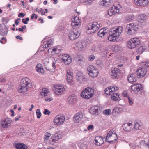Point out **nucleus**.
<instances>
[{"label":"nucleus","instance_id":"nucleus-3","mask_svg":"<svg viewBox=\"0 0 149 149\" xmlns=\"http://www.w3.org/2000/svg\"><path fill=\"white\" fill-rule=\"evenodd\" d=\"M140 43V41L139 38H131L127 42V46L129 48L132 49L136 47Z\"/></svg>","mask_w":149,"mask_h":149},{"label":"nucleus","instance_id":"nucleus-35","mask_svg":"<svg viewBox=\"0 0 149 149\" xmlns=\"http://www.w3.org/2000/svg\"><path fill=\"white\" fill-rule=\"evenodd\" d=\"M106 29L104 30V29H100L97 33V35L99 36L102 37L107 33Z\"/></svg>","mask_w":149,"mask_h":149},{"label":"nucleus","instance_id":"nucleus-52","mask_svg":"<svg viewBox=\"0 0 149 149\" xmlns=\"http://www.w3.org/2000/svg\"><path fill=\"white\" fill-rule=\"evenodd\" d=\"M103 113L106 115H110L111 113V112L110 109H109L104 110Z\"/></svg>","mask_w":149,"mask_h":149},{"label":"nucleus","instance_id":"nucleus-51","mask_svg":"<svg viewBox=\"0 0 149 149\" xmlns=\"http://www.w3.org/2000/svg\"><path fill=\"white\" fill-rule=\"evenodd\" d=\"M122 95L123 96L128 97V98H129V94L127 91H123L122 93Z\"/></svg>","mask_w":149,"mask_h":149},{"label":"nucleus","instance_id":"nucleus-45","mask_svg":"<svg viewBox=\"0 0 149 149\" xmlns=\"http://www.w3.org/2000/svg\"><path fill=\"white\" fill-rule=\"evenodd\" d=\"M131 148L133 149H139V145H137L135 143H133L130 145Z\"/></svg>","mask_w":149,"mask_h":149},{"label":"nucleus","instance_id":"nucleus-54","mask_svg":"<svg viewBox=\"0 0 149 149\" xmlns=\"http://www.w3.org/2000/svg\"><path fill=\"white\" fill-rule=\"evenodd\" d=\"M36 69L37 71L41 72V73H43L44 72V70L43 68H41L40 67H38L36 66Z\"/></svg>","mask_w":149,"mask_h":149},{"label":"nucleus","instance_id":"nucleus-40","mask_svg":"<svg viewBox=\"0 0 149 149\" xmlns=\"http://www.w3.org/2000/svg\"><path fill=\"white\" fill-rule=\"evenodd\" d=\"M145 49V47L143 46H141L138 48L137 50V52L140 54H142Z\"/></svg>","mask_w":149,"mask_h":149},{"label":"nucleus","instance_id":"nucleus-20","mask_svg":"<svg viewBox=\"0 0 149 149\" xmlns=\"http://www.w3.org/2000/svg\"><path fill=\"white\" fill-rule=\"evenodd\" d=\"M83 117V114L81 112H79L75 114L74 117V120L77 123L81 121Z\"/></svg>","mask_w":149,"mask_h":149},{"label":"nucleus","instance_id":"nucleus-30","mask_svg":"<svg viewBox=\"0 0 149 149\" xmlns=\"http://www.w3.org/2000/svg\"><path fill=\"white\" fill-rule=\"evenodd\" d=\"M15 146L17 149H27V146L22 143L16 144Z\"/></svg>","mask_w":149,"mask_h":149},{"label":"nucleus","instance_id":"nucleus-5","mask_svg":"<svg viewBox=\"0 0 149 149\" xmlns=\"http://www.w3.org/2000/svg\"><path fill=\"white\" fill-rule=\"evenodd\" d=\"M127 33L129 35H133L137 33L138 30V25H134L133 23H130L127 25Z\"/></svg>","mask_w":149,"mask_h":149},{"label":"nucleus","instance_id":"nucleus-14","mask_svg":"<svg viewBox=\"0 0 149 149\" xmlns=\"http://www.w3.org/2000/svg\"><path fill=\"white\" fill-rule=\"evenodd\" d=\"M120 70L118 68H116L112 70L110 72V75L113 78H118L120 74Z\"/></svg>","mask_w":149,"mask_h":149},{"label":"nucleus","instance_id":"nucleus-7","mask_svg":"<svg viewBox=\"0 0 149 149\" xmlns=\"http://www.w3.org/2000/svg\"><path fill=\"white\" fill-rule=\"evenodd\" d=\"M87 70L89 76L94 78L98 75V72L97 68L93 65H90L87 68Z\"/></svg>","mask_w":149,"mask_h":149},{"label":"nucleus","instance_id":"nucleus-17","mask_svg":"<svg viewBox=\"0 0 149 149\" xmlns=\"http://www.w3.org/2000/svg\"><path fill=\"white\" fill-rule=\"evenodd\" d=\"M123 127L124 130L126 131H130L134 129L133 125L130 123L123 124Z\"/></svg>","mask_w":149,"mask_h":149},{"label":"nucleus","instance_id":"nucleus-49","mask_svg":"<svg viewBox=\"0 0 149 149\" xmlns=\"http://www.w3.org/2000/svg\"><path fill=\"white\" fill-rule=\"evenodd\" d=\"M134 17L133 16L130 15L126 17V20L128 22H130L132 20H134Z\"/></svg>","mask_w":149,"mask_h":149},{"label":"nucleus","instance_id":"nucleus-56","mask_svg":"<svg viewBox=\"0 0 149 149\" xmlns=\"http://www.w3.org/2000/svg\"><path fill=\"white\" fill-rule=\"evenodd\" d=\"M95 58V57L93 55H91L88 57V60L91 61H93Z\"/></svg>","mask_w":149,"mask_h":149},{"label":"nucleus","instance_id":"nucleus-28","mask_svg":"<svg viewBox=\"0 0 149 149\" xmlns=\"http://www.w3.org/2000/svg\"><path fill=\"white\" fill-rule=\"evenodd\" d=\"M18 92L21 93H24L27 91V87L21 85L18 86Z\"/></svg>","mask_w":149,"mask_h":149},{"label":"nucleus","instance_id":"nucleus-50","mask_svg":"<svg viewBox=\"0 0 149 149\" xmlns=\"http://www.w3.org/2000/svg\"><path fill=\"white\" fill-rule=\"evenodd\" d=\"M138 19L146 20V15L144 14H141L139 15Z\"/></svg>","mask_w":149,"mask_h":149},{"label":"nucleus","instance_id":"nucleus-12","mask_svg":"<svg viewBox=\"0 0 149 149\" xmlns=\"http://www.w3.org/2000/svg\"><path fill=\"white\" fill-rule=\"evenodd\" d=\"M81 24V19H79L78 17H74L73 19L72 20L71 25L73 28H77Z\"/></svg>","mask_w":149,"mask_h":149},{"label":"nucleus","instance_id":"nucleus-60","mask_svg":"<svg viewBox=\"0 0 149 149\" xmlns=\"http://www.w3.org/2000/svg\"><path fill=\"white\" fill-rule=\"evenodd\" d=\"M96 64L98 66H100L102 64V62L100 60H97L96 62Z\"/></svg>","mask_w":149,"mask_h":149},{"label":"nucleus","instance_id":"nucleus-11","mask_svg":"<svg viewBox=\"0 0 149 149\" xmlns=\"http://www.w3.org/2000/svg\"><path fill=\"white\" fill-rule=\"evenodd\" d=\"M65 119V118L64 116L58 115L54 118V122L55 125H62Z\"/></svg>","mask_w":149,"mask_h":149},{"label":"nucleus","instance_id":"nucleus-33","mask_svg":"<svg viewBox=\"0 0 149 149\" xmlns=\"http://www.w3.org/2000/svg\"><path fill=\"white\" fill-rule=\"evenodd\" d=\"M54 60V58H46L44 61V63L45 66H47L50 62H52V61Z\"/></svg>","mask_w":149,"mask_h":149},{"label":"nucleus","instance_id":"nucleus-22","mask_svg":"<svg viewBox=\"0 0 149 149\" xmlns=\"http://www.w3.org/2000/svg\"><path fill=\"white\" fill-rule=\"evenodd\" d=\"M30 84V80L27 78H22L21 80V84L24 86L27 87L28 85Z\"/></svg>","mask_w":149,"mask_h":149},{"label":"nucleus","instance_id":"nucleus-10","mask_svg":"<svg viewBox=\"0 0 149 149\" xmlns=\"http://www.w3.org/2000/svg\"><path fill=\"white\" fill-rule=\"evenodd\" d=\"M146 68L141 67L137 70L135 73L138 78L143 77L146 73Z\"/></svg>","mask_w":149,"mask_h":149},{"label":"nucleus","instance_id":"nucleus-23","mask_svg":"<svg viewBox=\"0 0 149 149\" xmlns=\"http://www.w3.org/2000/svg\"><path fill=\"white\" fill-rule=\"evenodd\" d=\"M87 42L85 41L82 40L79 42L77 44V47L80 50H82L83 48H85L86 46Z\"/></svg>","mask_w":149,"mask_h":149},{"label":"nucleus","instance_id":"nucleus-59","mask_svg":"<svg viewBox=\"0 0 149 149\" xmlns=\"http://www.w3.org/2000/svg\"><path fill=\"white\" fill-rule=\"evenodd\" d=\"M50 113V111L47 109H45L44 111V114L45 115H49Z\"/></svg>","mask_w":149,"mask_h":149},{"label":"nucleus","instance_id":"nucleus-13","mask_svg":"<svg viewBox=\"0 0 149 149\" xmlns=\"http://www.w3.org/2000/svg\"><path fill=\"white\" fill-rule=\"evenodd\" d=\"M76 78L78 81L80 83H84L85 81V77L83 73L80 72H78L76 74Z\"/></svg>","mask_w":149,"mask_h":149},{"label":"nucleus","instance_id":"nucleus-37","mask_svg":"<svg viewBox=\"0 0 149 149\" xmlns=\"http://www.w3.org/2000/svg\"><path fill=\"white\" fill-rule=\"evenodd\" d=\"M111 98L114 101H116L119 99V95L117 93H113L111 95Z\"/></svg>","mask_w":149,"mask_h":149},{"label":"nucleus","instance_id":"nucleus-32","mask_svg":"<svg viewBox=\"0 0 149 149\" xmlns=\"http://www.w3.org/2000/svg\"><path fill=\"white\" fill-rule=\"evenodd\" d=\"M134 128L136 130H141L142 127V125L139 123V122H138L135 121L134 122Z\"/></svg>","mask_w":149,"mask_h":149},{"label":"nucleus","instance_id":"nucleus-6","mask_svg":"<svg viewBox=\"0 0 149 149\" xmlns=\"http://www.w3.org/2000/svg\"><path fill=\"white\" fill-rule=\"evenodd\" d=\"M117 136L116 133L110 131L106 136V141L110 143H114L116 141L117 139Z\"/></svg>","mask_w":149,"mask_h":149},{"label":"nucleus","instance_id":"nucleus-1","mask_svg":"<svg viewBox=\"0 0 149 149\" xmlns=\"http://www.w3.org/2000/svg\"><path fill=\"white\" fill-rule=\"evenodd\" d=\"M123 30V28L121 26L111 29L109 32L110 35L108 37V40L111 42H115L119 37Z\"/></svg>","mask_w":149,"mask_h":149},{"label":"nucleus","instance_id":"nucleus-41","mask_svg":"<svg viewBox=\"0 0 149 149\" xmlns=\"http://www.w3.org/2000/svg\"><path fill=\"white\" fill-rule=\"evenodd\" d=\"M72 61V58L70 56L68 57V58L65 59V60L62 61L66 65H68Z\"/></svg>","mask_w":149,"mask_h":149},{"label":"nucleus","instance_id":"nucleus-42","mask_svg":"<svg viewBox=\"0 0 149 149\" xmlns=\"http://www.w3.org/2000/svg\"><path fill=\"white\" fill-rule=\"evenodd\" d=\"M85 61V59L84 58L81 57L80 58L78 59L77 61V64L80 65H81L84 63Z\"/></svg>","mask_w":149,"mask_h":149},{"label":"nucleus","instance_id":"nucleus-34","mask_svg":"<svg viewBox=\"0 0 149 149\" xmlns=\"http://www.w3.org/2000/svg\"><path fill=\"white\" fill-rule=\"evenodd\" d=\"M146 22V20L138 19V23L137 24L138 26L142 27L145 25Z\"/></svg>","mask_w":149,"mask_h":149},{"label":"nucleus","instance_id":"nucleus-25","mask_svg":"<svg viewBox=\"0 0 149 149\" xmlns=\"http://www.w3.org/2000/svg\"><path fill=\"white\" fill-rule=\"evenodd\" d=\"M103 138L100 136H97L95 139V144L97 146H101L104 143Z\"/></svg>","mask_w":149,"mask_h":149},{"label":"nucleus","instance_id":"nucleus-4","mask_svg":"<svg viewBox=\"0 0 149 149\" xmlns=\"http://www.w3.org/2000/svg\"><path fill=\"white\" fill-rule=\"evenodd\" d=\"M100 27V25L96 22H94L92 23H90L87 29V32L88 33L89 31L90 30L89 33H94L98 30Z\"/></svg>","mask_w":149,"mask_h":149},{"label":"nucleus","instance_id":"nucleus-53","mask_svg":"<svg viewBox=\"0 0 149 149\" xmlns=\"http://www.w3.org/2000/svg\"><path fill=\"white\" fill-rule=\"evenodd\" d=\"M81 1L84 3H87V4H90L92 3L93 0H80Z\"/></svg>","mask_w":149,"mask_h":149},{"label":"nucleus","instance_id":"nucleus-48","mask_svg":"<svg viewBox=\"0 0 149 149\" xmlns=\"http://www.w3.org/2000/svg\"><path fill=\"white\" fill-rule=\"evenodd\" d=\"M109 87L112 93L113 91H115L116 90H118L119 89L116 86H111Z\"/></svg>","mask_w":149,"mask_h":149},{"label":"nucleus","instance_id":"nucleus-9","mask_svg":"<svg viewBox=\"0 0 149 149\" xmlns=\"http://www.w3.org/2000/svg\"><path fill=\"white\" fill-rule=\"evenodd\" d=\"M11 122L12 121L8 117L2 118L0 121L1 126L3 128H8Z\"/></svg>","mask_w":149,"mask_h":149},{"label":"nucleus","instance_id":"nucleus-43","mask_svg":"<svg viewBox=\"0 0 149 149\" xmlns=\"http://www.w3.org/2000/svg\"><path fill=\"white\" fill-rule=\"evenodd\" d=\"M141 64L142 66L141 67L143 68H146V67L149 66V61L142 62L141 63Z\"/></svg>","mask_w":149,"mask_h":149},{"label":"nucleus","instance_id":"nucleus-24","mask_svg":"<svg viewBox=\"0 0 149 149\" xmlns=\"http://www.w3.org/2000/svg\"><path fill=\"white\" fill-rule=\"evenodd\" d=\"M77 97L74 95H72L68 97L67 100L69 104H72L76 102Z\"/></svg>","mask_w":149,"mask_h":149},{"label":"nucleus","instance_id":"nucleus-18","mask_svg":"<svg viewBox=\"0 0 149 149\" xmlns=\"http://www.w3.org/2000/svg\"><path fill=\"white\" fill-rule=\"evenodd\" d=\"M136 3L139 6H145L149 3V0H134Z\"/></svg>","mask_w":149,"mask_h":149},{"label":"nucleus","instance_id":"nucleus-55","mask_svg":"<svg viewBox=\"0 0 149 149\" xmlns=\"http://www.w3.org/2000/svg\"><path fill=\"white\" fill-rule=\"evenodd\" d=\"M36 115H37V118L38 119H39L40 118L42 114L40 109H38L37 110Z\"/></svg>","mask_w":149,"mask_h":149},{"label":"nucleus","instance_id":"nucleus-57","mask_svg":"<svg viewBox=\"0 0 149 149\" xmlns=\"http://www.w3.org/2000/svg\"><path fill=\"white\" fill-rule=\"evenodd\" d=\"M53 40L50 39L48 41L46 42L48 44H47V46H49V47H51V45L53 44Z\"/></svg>","mask_w":149,"mask_h":149},{"label":"nucleus","instance_id":"nucleus-61","mask_svg":"<svg viewBox=\"0 0 149 149\" xmlns=\"http://www.w3.org/2000/svg\"><path fill=\"white\" fill-rule=\"evenodd\" d=\"M118 108H114L112 111V113H115L118 112Z\"/></svg>","mask_w":149,"mask_h":149},{"label":"nucleus","instance_id":"nucleus-39","mask_svg":"<svg viewBox=\"0 0 149 149\" xmlns=\"http://www.w3.org/2000/svg\"><path fill=\"white\" fill-rule=\"evenodd\" d=\"M8 31V29L5 27L3 30H0V35L2 36H5L7 34Z\"/></svg>","mask_w":149,"mask_h":149},{"label":"nucleus","instance_id":"nucleus-19","mask_svg":"<svg viewBox=\"0 0 149 149\" xmlns=\"http://www.w3.org/2000/svg\"><path fill=\"white\" fill-rule=\"evenodd\" d=\"M67 77L68 83L70 84L72 82L73 73L69 70H67Z\"/></svg>","mask_w":149,"mask_h":149},{"label":"nucleus","instance_id":"nucleus-46","mask_svg":"<svg viewBox=\"0 0 149 149\" xmlns=\"http://www.w3.org/2000/svg\"><path fill=\"white\" fill-rule=\"evenodd\" d=\"M105 93L106 94L109 95L112 94V93L109 87L107 88L105 90Z\"/></svg>","mask_w":149,"mask_h":149},{"label":"nucleus","instance_id":"nucleus-36","mask_svg":"<svg viewBox=\"0 0 149 149\" xmlns=\"http://www.w3.org/2000/svg\"><path fill=\"white\" fill-rule=\"evenodd\" d=\"M48 93L47 89L44 88L42 89V91L40 93V95L42 97H45Z\"/></svg>","mask_w":149,"mask_h":149},{"label":"nucleus","instance_id":"nucleus-63","mask_svg":"<svg viewBox=\"0 0 149 149\" xmlns=\"http://www.w3.org/2000/svg\"><path fill=\"white\" fill-rule=\"evenodd\" d=\"M52 100V97H49V98L48 97H46L45 99V100L46 101H50Z\"/></svg>","mask_w":149,"mask_h":149},{"label":"nucleus","instance_id":"nucleus-31","mask_svg":"<svg viewBox=\"0 0 149 149\" xmlns=\"http://www.w3.org/2000/svg\"><path fill=\"white\" fill-rule=\"evenodd\" d=\"M65 90L64 88H62L61 89H58V88H55L54 90L55 93L58 95H60L62 94Z\"/></svg>","mask_w":149,"mask_h":149},{"label":"nucleus","instance_id":"nucleus-16","mask_svg":"<svg viewBox=\"0 0 149 149\" xmlns=\"http://www.w3.org/2000/svg\"><path fill=\"white\" fill-rule=\"evenodd\" d=\"M142 88L141 85L139 84H136L132 85L131 86V89L133 91L134 93H137Z\"/></svg>","mask_w":149,"mask_h":149},{"label":"nucleus","instance_id":"nucleus-44","mask_svg":"<svg viewBox=\"0 0 149 149\" xmlns=\"http://www.w3.org/2000/svg\"><path fill=\"white\" fill-rule=\"evenodd\" d=\"M13 84L11 82H9L6 85V87L8 89H11L13 88Z\"/></svg>","mask_w":149,"mask_h":149},{"label":"nucleus","instance_id":"nucleus-21","mask_svg":"<svg viewBox=\"0 0 149 149\" xmlns=\"http://www.w3.org/2000/svg\"><path fill=\"white\" fill-rule=\"evenodd\" d=\"M99 107L97 106H94L91 107L89 109L90 113L94 115L97 114L99 113Z\"/></svg>","mask_w":149,"mask_h":149},{"label":"nucleus","instance_id":"nucleus-15","mask_svg":"<svg viewBox=\"0 0 149 149\" xmlns=\"http://www.w3.org/2000/svg\"><path fill=\"white\" fill-rule=\"evenodd\" d=\"M119 12V9L116 6H113L111 7V9L108 11V14L109 16H112L116 13H118Z\"/></svg>","mask_w":149,"mask_h":149},{"label":"nucleus","instance_id":"nucleus-47","mask_svg":"<svg viewBox=\"0 0 149 149\" xmlns=\"http://www.w3.org/2000/svg\"><path fill=\"white\" fill-rule=\"evenodd\" d=\"M51 136V134L48 132L46 133L45 134V137L44 138L45 141H47L49 139Z\"/></svg>","mask_w":149,"mask_h":149},{"label":"nucleus","instance_id":"nucleus-64","mask_svg":"<svg viewBox=\"0 0 149 149\" xmlns=\"http://www.w3.org/2000/svg\"><path fill=\"white\" fill-rule=\"evenodd\" d=\"M62 88H64L63 86L61 85H58V86H56V87H55V88H58V89H61Z\"/></svg>","mask_w":149,"mask_h":149},{"label":"nucleus","instance_id":"nucleus-29","mask_svg":"<svg viewBox=\"0 0 149 149\" xmlns=\"http://www.w3.org/2000/svg\"><path fill=\"white\" fill-rule=\"evenodd\" d=\"M112 3V0H103L101 2V4L106 7L109 6Z\"/></svg>","mask_w":149,"mask_h":149},{"label":"nucleus","instance_id":"nucleus-26","mask_svg":"<svg viewBox=\"0 0 149 149\" xmlns=\"http://www.w3.org/2000/svg\"><path fill=\"white\" fill-rule=\"evenodd\" d=\"M60 138L59 135L56 134L52 137L49 141L50 143L53 145L56 142L58 139Z\"/></svg>","mask_w":149,"mask_h":149},{"label":"nucleus","instance_id":"nucleus-2","mask_svg":"<svg viewBox=\"0 0 149 149\" xmlns=\"http://www.w3.org/2000/svg\"><path fill=\"white\" fill-rule=\"evenodd\" d=\"M94 89L90 87H87L83 90L81 93V97L85 99L91 98L94 95Z\"/></svg>","mask_w":149,"mask_h":149},{"label":"nucleus","instance_id":"nucleus-27","mask_svg":"<svg viewBox=\"0 0 149 149\" xmlns=\"http://www.w3.org/2000/svg\"><path fill=\"white\" fill-rule=\"evenodd\" d=\"M135 73L132 74L128 76L127 79L130 83H133L136 81V79L135 77Z\"/></svg>","mask_w":149,"mask_h":149},{"label":"nucleus","instance_id":"nucleus-8","mask_svg":"<svg viewBox=\"0 0 149 149\" xmlns=\"http://www.w3.org/2000/svg\"><path fill=\"white\" fill-rule=\"evenodd\" d=\"M80 35V33L76 30H70L68 34L69 38L72 40L77 38Z\"/></svg>","mask_w":149,"mask_h":149},{"label":"nucleus","instance_id":"nucleus-38","mask_svg":"<svg viewBox=\"0 0 149 149\" xmlns=\"http://www.w3.org/2000/svg\"><path fill=\"white\" fill-rule=\"evenodd\" d=\"M70 56L68 54H62L60 55L59 57L60 58H61L62 61L65 60V59L68 58V57Z\"/></svg>","mask_w":149,"mask_h":149},{"label":"nucleus","instance_id":"nucleus-62","mask_svg":"<svg viewBox=\"0 0 149 149\" xmlns=\"http://www.w3.org/2000/svg\"><path fill=\"white\" fill-rule=\"evenodd\" d=\"M25 14L23 13H19L18 15V16L19 17H23L24 16H25Z\"/></svg>","mask_w":149,"mask_h":149},{"label":"nucleus","instance_id":"nucleus-58","mask_svg":"<svg viewBox=\"0 0 149 149\" xmlns=\"http://www.w3.org/2000/svg\"><path fill=\"white\" fill-rule=\"evenodd\" d=\"M47 44H48L46 42H43V45L41 47L42 48H43L44 49H45V48H46L47 47H49V46H47Z\"/></svg>","mask_w":149,"mask_h":149}]
</instances>
